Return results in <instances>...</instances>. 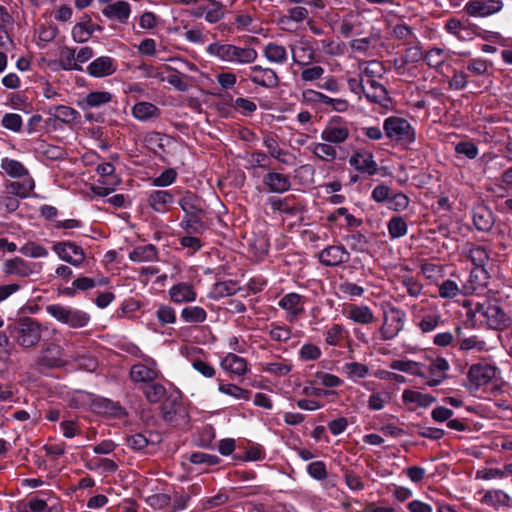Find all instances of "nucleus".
Wrapping results in <instances>:
<instances>
[{"label": "nucleus", "mask_w": 512, "mask_h": 512, "mask_svg": "<svg viewBox=\"0 0 512 512\" xmlns=\"http://www.w3.org/2000/svg\"><path fill=\"white\" fill-rule=\"evenodd\" d=\"M371 199L378 204H383L387 209L394 212H402L407 209L410 198L403 192H393L392 189L380 183L376 185L371 192Z\"/></svg>", "instance_id": "nucleus-6"}, {"label": "nucleus", "mask_w": 512, "mask_h": 512, "mask_svg": "<svg viewBox=\"0 0 512 512\" xmlns=\"http://www.w3.org/2000/svg\"><path fill=\"white\" fill-rule=\"evenodd\" d=\"M59 62L61 67L65 70L82 71V67L77 63L75 50L69 47H64L61 50Z\"/></svg>", "instance_id": "nucleus-55"}, {"label": "nucleus", "mask_w": 512, "mask_h": 512, "mask_svg": "<svg viewBox=\"0 0 512 512\" xmlns=\"http://www.w3.org/2000/svg\"><path fill=\"white\" fill-rule=\"evenodd\" d=\"M306 471L310 477L317 481H323L328 477L326 464L321 460L309 463L306 467Z\"/></svg>", "instance_id": "nucleus-64"}, {"label": "nucleus", "mask_w": 512, "mask_h": 512, "mask_svg": "<svg viewBox=\"0 0 512 512\" xmlns=\"http://www.w3.org/2000/svg\"><path fill=\"white\" fill-rule=\"evenodd\" d=\"M168 293L171 301L176 304L193 302L197 297V293L193 285L188 282H180L173 285L169 289Z\"/></svg>", "instance_id": "nucleus-22"}, {"label": "nucleus", "mask_w": 512, "mask_h": 512, "mask_svg": "<svg viewBox=\"0 0 512 512\" xmlns=\"http://www.w3.org/2000/svg\"><path fill=\"white\" fill-rule=\"evenodd\" d=\"M266 458V451L264 447L258 443L248 442L245 448L244 456L241 457L243 461H262Z\"/></svg>", "instance_id": "nucleus-58"}, {"label": "nucleus", "mask_w": 512, "mask_h": 512, "mask_svg": "<svg viewBox=\"0 0 512 512\" xmlns=\"http://www.w3.org/2000/svg\"><path fill=\"white\" fill-rule=\"evenodd\" d=\"M347 377L353 381L365 378L369 374V367L359 362H349L345 364Z\"/></svg>", "instance_id": "nucleus-61"}, {"label": "nucleus", "mask_w": 512, "mask_h": 512, "mask_svg": "<svg viewBox=\"0 0 512 512\" xmlns=\"http://www.w3.org/2000/svg\"><path fill=\"white\" fill-rule=\"evenodd\" d=\"M438 293L441 298L453 299L461 294V289L455 281L447 279L438 285Z\"/></svg>", "instance_id": "nucleus-62"}, {"label": "nucleus", "mask_w": 512, "mask_h": 512, "mask_svg": "<svg viewBox=\"0 0 512 512\" xmlns=\"http://www.w3.org/2000/svg\"><path fill=\"white\" fill-rule=\"evenodd\" d=\"M427 361L428 363H423L424 369L422 370L425 376H420V378L426 379V385L429 387L439 386L448 378L449 362L441 356L427 357Z\"/></svg>", "instance_id": "nucleus-10"}, {"label": "nucleus", "mask_w": 512, "mask_h": 512, "mask_svg": "<svg viewBox=\"0 0 512 512\" xmlns=\"http://www.w3.org/2000/svg\"><path fill=\"white\" fill-rule=\"evenodd\" d=\"M181 319L185 323L198 324L207 319V312L200 306H186L181 310Z\"/></svg>", "instance_id": "nucleus-44"}, {"label": "nucleus", "mask_w": 512, "mask_h": 512, "mask_svg": "<svg viewBox=\"0 0 512 512\" xmlns=\"http://www.w3.org/2000/svg\"><path fill=\"white\" fill-rule=\"evenodd\" d=\"M102 13L108 18H114L121 23H125L130 15V5L126 1L118 0L105 6Z\"/></svg>", "instance_id": "nucleus-32"}, {"label": "nucleus", "mask_w": 512, "mask_h": 512, "mask_svg": "<svg viewBox=\"0 0 512 512\" xmlns=\"http://www.w3.org/2000/svg\"><path fill=\"white\" fill-rule=\"evenodd\" d=\"M311 151L317 158L323 161H333L337 157L336 149L329 143H313Z\"/></svg>", "instance_id": "nucleus-53"}, {"label": "nucleus", "mask_w": 512, "mask_h": 512, "mask_svg": "<svg viewBox=\"0 0 512 512\" xmlns=\"http://www.w3.org/2000/svg\"><path fill=\"white\" fill-rule=\"evenodd\" d=\"M45 310L55 320L73 329L86 327L91 320L87 312L58 303L47 305Z\"/></svg>", "instance_id": "nucleus-4"}, {"label": "nucleus", "mask_w": 512, "mask_h": 512, "mask_svg": "<svg viewBox=\"0 0 512 512\" xmlns=\"http://www.w3.org/2000/svg\"><path fill=\"white\" fill-rule=\"evenodd\" d=\"M91 408L97 414L112 418H125L128 416L126 409L119 403L102 396H94L91 399Z\"/></svg>", "instance_id": "nucleus-14"}, {"label": "nucleus", "mask_w": 512, "mask_h": 512, "mask_svg": "<svg viewBox=\"0 0 512 512\" xmlns=\"http://www.w3.org/2000/svg\"><path fill=\"white\" fill-rule=\"evenodd\" d=\"M304 102L308 103L314 98H304ZM314 106L325 112H345L349 107V103L345 98H317Z\"/></svg>", "instance_id": "nucleus-30"}, {"label": "nucleus", "mask_w": 512, "mask_h": 512, "mask_svg": "<svg viewBox=\"0 0 512 512\" xmlns=\"http://www.w3.org/2000/svg\"><path fill=\"white\" fill-rule=\"evenodd\" d=\"M116 69V63L111 57L101 56L88 65L87 72L94 77H105L112 75Z\"/></svg>", "instance_id": "nucleus-25"}, {"label": "nucleus", "mask_w": 512, "mask_h": 512, "mask_svg": "<svg viewBox=\"0 0 512 512\" xmlns=\"http://www.w3.org/2000/svg\"><path fill=\"white\" fill-rule=\"evenodd\" d=\"M6 330L12 341L23 349L36 347L42 337L41 323L29 316H20L10 320Z\"/></svg>", "instance_id": "nucleus-3"}, {"label": "nucleus", "mask_w": 512, "mask_h": 512, "mask_svg": "<svg viewBox=\"0 0 512 512\" xmlns=\"http://www.w3.org/2000/svg\"><path fill=\"white\" fill-rule=\"evenodd\" d=\"M441 315L438 313L425 314L419 321L418 327L423 333L434 331L441 323Z\"/></svg>", "instance_id": "nucleus-63"}, {"label": "nucleus", "mask_w": 512, "mask_h": 512, "mask_svg": "<svg viewBox=\"0 0 512 512\" xmlns=\"http://www.w3.org/2000/svg\"><path fill=\"white\" fill-rule=\"evenodd\" d=\"M473 224L480 232H488L492 229L495 219L493 212L485 205H477L472 210Z\"/></svg>", "instance_id": "nucleus-21"}, {"label": "nucleus", "mask_w": 512, "mask_h": 512, "mask_svg": "<svg viewBox=\"0 0 512 512\" xmlns=\"http://www.w3.org/2000/svg\"><path fill=\"white\" fill-rule=\"evenodd\" d=\"M36 153L47 160L50 161H59L65 159L67 153L64 148L48 144L46 142H41L36 148Z\"/></svg>", "instance_id": "nucleus-40"}, {"label": "nucleus", "mask_w": 512, "mask_h": 512, "mask_svg": "<svg viewBox=\"0 0 512 512\" xmlns=\"http://www.w3.org/2000/svg\"><path fill=\"white\" fill-rule=\"evenodd\" d=\"M178 204L184 213L179 226L187 234L202 235L209 229L208 205L203 198L194 192L187 191Z\"/></svg>", "instance_id": "nucleus-1"}, {"label": "nucleus", "mask_w": 512, "mask_h": 512, "mask_svg": "<svg viewBox=\"0 0 512 512\" xmlns=\"http://www.w3.org/2000/svg\"><path fill=\"white\" fill-rule=\"evenodd\" d=\"M224 16V5L216 0H209L208 6H206L205 19L209 23H217Z\"/></svg>", "instance_id": "nucleus-60"}, {"label": "nucleus", "mask_w": 512, "mask_h": 512, "mask_svg": "<svg viewBox=\"0 0 512 512\" xmlns=\"http://www.w3.org/2000/svg\"><path fill=\"white\" fill-rule=\"evenodd\" d=\"M142 392L146 400L151 404H156L162 401L166 396V388L155 381H152L142 387Z\"/></svg>", "instance_id": "nucleus-45"}, {"label": "nucleus", "mask_w": 512, "mask_h": 512, "mask_svg": "<svg viewBox=\"0 0 512 512\" xmlns=\"http://www.w3.org/2000/svg\"><path fill=\"white\" fill-rule=\"evenodd\" d=\"M1 168L12 178L31 176L28 169L18 160L3 158Z\"/></svg>", "instance_id": "nucleus-46"}, {"label": "nucleus", "mask_w": 512, "mask_h": 512, "mask_svg": "<svg viewBox=\"0 0 512 512\" xmlns=\"http://www.w3.org/2000/svg\"><path fill=\"white\" fill-rule=\"evenodd\" d=\"M155 315L161 326L174 324L177 320L175 309L166 304H160L155 312Z\"/></svg>", "instance_id": "nucleus-57"}, {"label": "nucleus", "mask_w": 512, "mask_h": 512, "mask_svg": "<svg viewBox=\"0 0 512 512\" xmlns=\"http://www.w3.org/2000/svg\"><path fill=\"white\" fill-rule=\"evenodd\" d=\"M264 55L271 62L284 63L287 60L285 47L275 43H269L265 47Z\"/></svg>", "instance_id": "nucleus-56"}, {"label": "nucleus", "mask_w": 512, "mask_h": 512, "mask_svg": "<svg viewBox=\"0 0 512 512\" xmlns=\"http://www.w3.org/2000/svg\"><path fill=\"white\" fill-rule=\"evenodd\" d=\"M147 202L155 212L165 213L174 202V196L168 190H153L148 194Z\"/></svg>", "instance_id": "nucleus-23"}, {"label": "nucleus", "mask_w": 512, "mask_h": 512, "mask_svg": "<svg viewBox=\"0 0 512 512\" xmlns=\"http://www.w3.org/2000/svg\"><path fill=\"white\" fill-rule=\"evenodd\" d=\"M340 217H343L346 222L347 227H359L362 225V219H358L349 213L348 209L345 207L337 208L333 213H331L327 220L329 222H336Z\"/></svg>", "instance_id": "nucleus-54"}, {"label": "nucleus", "mask_w": 512, "mask_h": 512, "mask_svg": "<svg viewBox=\"0 0 512 512\" xmlns=\"http://www.w3.org/2000/svg\"><path fill=\"white\" fill-rule=\"evenodd\" d=\"M162 419L169 425L178 427L189 421V414L182 402L180 392L169 395L161 405Z\"/></svg>", "instance_id": "nucleus-7"}, {"label": "nucleus", "mask_w": 512, "mask_h": 512, "mask_svg": "<svg viewBox=\"0 0 512 512\" xmlns=\"http://www.w3.org/2000/svg\"><path fill=\"white\" fill-rule=\"evenodd\" d=\"M346 315L353 322L363 325L375 320L372 310L367 305L350 304L346 309Z\"/></svg>", "instance_id": "nucleus-28"}, {"label": "nucleus", "mask_w": 512, "mask_h": 512, "mask_svg": "<svg viewBox=\"0 0 512 512\" xmlns=\"http://www.w3.org/2000/svg\"><path fill=\"white\" fill-rule=\"evenodd\" d=\"M157 377V371L145 364H134L130 369V378L135 383L141 382L146 385L152 381H155Z\"/></svg>", "instance_id": "nucleus-33"}, {"label": "nucleus", "mask_w": 512, "mask_h": 512, "mask_svg": "<svg viewBox=\"0 0 512 512\" xmlns=\"http://www.w3.org/2000/svg\"><path fill=\"white\" fill-rule=\"evenodd\" d=\"M388 233L391 239L404 237L408 232V225L401 216H393L387 223Z\"/></svg>", "instance_id": "nucleus-50"}, {"label": "nucleus", "mask_w": 512, "mask_h": 512, "mask_svg": "<svg viewBox=\"0 0 512 512\" xmlns=\"http://www.w3.org/2000/svg\"><path fill=\"white\" fill-rule=\"evenodd\" d=\"M4 272L6 274L17 275L20 277H28L33 273L31 263H28L20 257L9 259L4 264Z\"/></svg>", "instance_id": "nucleus-35"}, {"label": "nucleus", "mask_w": 512, "mask_h": 512, "mask_svg": "<svg viewBox=\"0 0 512 512\" xmlns=\"http://www.w3.org/2000/svg\"><path fill=\"white\" fill-rule=\"evenodd\" d=\"M207 51L211 55H215L224 61L233 62L235 46L230 44L212 43L208 46Z\"/></svg>", "instance_id": "nucleus-51"}, {"label": "nucleus", "mask_w": 512, "mask_h": 512, "mask_svg": "<svg viewBox=\"0 0 512 512\" xmlns=\"http://www.w3.org/2000/svg\"><path fill=\"white\" fill-rule=\"evenodd\" d=\"M128 258L135 263L154 262L158 260V249L154 244L138 245L129 252Z\"/></svg>", "instance_id": "nucleus-27"}, {"label": "nucleus", "mask_w": 512, "mask_h": 512, "mask_svg": "<svg viewBox=\"0 0 512 512\" xmlns=\"http://www.w3.org/2000/svg\"><path fill=\"white\" fill-rule=\"evenodd\" d=\"M66 365V360L63 358V349L56 343L46 344L37 359V367L39 371L45 369L62 368Z\"/></svg>", "instance_id": "nucleus-12"}, {"label": "nucleus", "mask_w": 512, "mask_h": 512, "mask_svg": "<svg viewBox=\"0 0 512 512\" xmlns=\"http://www.w3.org/2000/svg\"><path fill=\"white\" fill-rule=\"evenodd\" d=\"M263 184L269 192L282 194L290 190L291 181L289 175L276 171H269L263 176Z\"/></svg>", "instance_id": "nucleus-19"}, {"label": "nucleus", "mask_w": 512, "mask_h": 512, "mask_svg": "<svg viewBox=\"0 0 512 512\" xmlns=\"http://www.w3.org/2000/svg\"><path fill=\"white\" fill-rule=\"evenodd\" d=\"M348 332L342 324H332L324 333L325 343L329 346H339L347 337Z\"/></svg>", "instance_id": "nucleus-47"}, {"label": "nucleus", "mask_w": 512, "mask_h": 512, "mask_svg": "<svg viewBox=\"0 0 512 512\" xmlns=\"http://www.w3.org/2000/svg\"><path fill=\"white\" fill-rule=\"evenodd\" d=\"M253 82L264 87H275L278 85V77L274 70L270 68H262L261 66L253 67Z\"/></svg>", "instance_id": "nucleus-37"}, {"label": "nucleus", "mask_w": 512, "mask_h": 512, "mask_svg": "<svg viewBox=\"0 0 512 512\" xmlns=\"http://www.w3.org/2000/svg\"><path fill=\"white\" fill-rule=\"evenodd\" d=\"M5 193L17 198L25 199L35 188V181L32 176L22 177L20 181H10L5 185Z\"/></svg>", "instance_id": "nucleus-24"}, {"label": "nucleus", "mask_w": 512, "mask_h": 512, "mask_svg": "<svg viewBox=\"0 0 512 512\" xmlns=\"http://www.w3.org/2000/svg\"><path fill=\"white\" fill-rule=\"evenodd\" d=\"M242 290L244 288L238 286L236 280L217 281L210 288L208 298L217 301L224 297L233 296Z\"/></svg>", "instance_id": "nucleus-20"}, {"label": "nucleus", "mask_w": 512, "mask_h": 512, "mask_svg": "<svg viewBox=\"0 0 512 512\" xmlns=\"http://www.w3.org/2000/svg\"><path fill=\"white\" fill-rule=\"evenodd\" d=\"M495 377V368L488 364H473L468 371V379L476 388L488 384Z\"/></svg>", "instance_id": "nucleus-18"}, {"label": "nucleus", "mask_w": 512, "mask_h": 512, "mask_svg": "<svg viewBox=\"0 0 512 512\" xmlns=\"http://www.w3.org/2000/svg\"><path fill=\"white\" fill-rule=\"evenodd\" d=\"M218 391L238 400L248 401L252 396L251 390L242 388L237 384L223 383L222 381H219Z\"/></svg>", "instance_id": "nucleus-41"}, {"label": "nucleus", "mask_w": 512, "mask_h": 512, "mask_svg": "<svg viewBox=\"0 0 512 512\" xmlns=\"http://www.w3.org/2000/svg\"><path fill=\"white\" fill-rule=\"evenodd\" d=\"M470 320L478 322L481 326L496 331H505L511 328L512 318L503 309L500 301L485 300L477 302L467 311Z\"/></svg>", "instance_id": "nucleus-2"}, {"label": "nucleus", "mask_w": 512, "mask_h": 512, "mask_svg": "<svg viewBox=\"0 0 512 512\" xmlns=\"http://www.w3.org/2000/svg\"><path fill=\"white\" fill-rule=\"evenodd\" d=\"M350 253L343 245H330L318 255L319 262L325 267H336L348 262Z\"/></svg>", "instance_id": "nucleus-17"}, {"label": "nucleus", "mask_w": 512, "mask_h": 512, "mask_svg": "<svg viewBox=\"0 0 512 512\" xmlns=\"http://www.w3.org/2000/svg\"><path fill=\"white\" fill-rule=\"evenodd\" d=\"M402 400L405 404L413 403L419 407L427 408L437 401V398L419 391L406 389L403 391Z\"/></svg>", "instance_id": "nucleus-38"}, {"label": "nucleus", "mask_w": 512, "mask_h": 512, "mask_svg": "<svg viewBox=\"0 0 512 512\" xmlns=\"http://www.w3.org/2000/svg\"><path fill=\"white\" fill-rule=\"evenodd\" d=\"M478 493L482 494V491ZM480 502L483 505H487L494 508L495 510H499L502 507L510 506V496L503 490L491 489L483 492Z\"/></svg>", "instance_id": "nucleus-26"}, {"label": "nucleus", "mask_w": 512, "mask_h": 512, "mask_svg": "<svg viewBox=\"0 0 512 512\" xmlns=\"http://www.w3.org/2000/svg\"><path fill=\"white\" fill-rule=\"evenodd\" d=\"M467 258L474 267L485 266L489 260V253L484 246L472 245L467 252Z\"/></svg>", "instance_id": "nucleus-52"}, {"label": "nucleus", "mask_w": 512, "mask_h": 512, "mask_svg": "<svg viewBox=\"0 0 512 512\" xmlns=\"http://www.w3.org/2000/svg\"><path fill=\"white\" fill-rule=\"evenodd\" d=\"M322 356L319 346L313 343H305L298 351V357L301 361H316Z\"/></svg>", "instance_id": "nucleus-59"}, {"label": "nucleus", "mask_w": 512, "mask_h": 512, "mask_svg": "<svg viewBox=\"0 0 512 512\" xmlns=\"http://www.w3.org/2000/svg\"><path fill=\"white\" fill-rule=\"evenodd\" d=\"M349 164L362 174L373 176L378 173L379 167L374 160L373 153L367 150H360L353 153L349 158Z\"/></svg>", "instance_id": "nucleus-16"}, {"label": "nucleus", "mask_w": 512, "mask_h": 512, "mask_svg": "<svg viewBox=\"0 0 512 512\" xmlns=\"http://www.w3.org/2000/svg\"><path fill=\"white\" fill-rule=\"evenodd\" d=\"M306 297L298 293L291 292L285 294L279 301L278 306L285 310V319L288 323H295L304 313V304Z\"/></svg>", "instance_id": "nucleus-13"}, {"label": "nucleus", "mask_w": 512, "mask_h": 512, "mask_svg": "<svg viewBox=\"0 0 512 512\" xmlns=\"http://www.w3.org/2000/svg\"><path fill=\"white\" fill-rule=\"evenodd\" d=\"M52 251L58 258L74 267H81L86 259L82 246L70 240L55 242Z\"/></svg>", "instance_id": "nucleus-11"}, {"label": "nucleus", "mask_w": 512, "mask_h": 512, "mask_svg": "<svg viewBox=\"0 0 512 512\" xmlns=\"http://www.w3.org/2000/svg\"><path fill=\"white\" fill-rule=\"evenodd\" d=\"M490 275L485 266L474 267L469 275V289L477 291L486 287L489 283Z\"/></svg>", "instance_id": "nucleus-42"}, {"label": "nucleus", "mask_w": 512, "mask_h": 512, "mask_svg": "<svg viewBox=\"0 0 512 512\" xmlns=\"http://www.w3.org/2000/svg\"><path fill=\"white\" fill-rule=\"evenodd\" d=\"M349 137L347 127H337L328 124L321 132V139L327 143L340 144L345 142Z\"/></svg>", "instance_id": "nucleus-36"}, {"label": "nucleus", "mask_w": 512, "mask_h": 512, "mask_svg": "<svg viewBox=\"0 0 512 512\" xmlns=\"http://www.w3.org/2000/svg\"><path fill=\"white\" fill-rule=\"evenodd\" d=\"M132 114L137 120L146 122L159 118L161 111L156 105L142 101L133 106Z\"/></svg>", "instance_id": "nucleus-31"}, {"label": "nucleus", "mask_w": 512, "mask_h": 512, "mask_svg": "<svg viewBox=\"0 0 512 512\" xmlns=\"http://www.w3.org/2000/svg\"><path fill=\"white\" fill-rule=\"evenodd\" d=\"M456 347L460 351H484L486 350V342L484 340H480L478 336L473 335L467 338L462 337V328L460 326H456Z\"/></svg>", "instance_id": "nucleus-29"}, {"label": "nucleus", "mask_w": 512, "mask_h": 512, "mask_svg": "<svg viewBox=\"0 0 512 512\" xmlns=\"http://www.w3.org/2000/svg\"><path fill=\"white\" fill-rule=\"evenodd\" d=\"M406 312L392 304L384 309L383 324L379 329L381 339L389 341L394 339L404 328Z\"/></svg>", "instance_id": "nucleus-8"}, {"label": "nucleus", "mask_w": 512, "mask_h": 512, "mask_svg": "<svg viewBox=\"0 0 512 512\" xmlns=\"http://www.w3.org/2000/svg\"><path fill=\"white\" fill-rule=\"evenodd\" d=\"M450 57V52L442 48H432L424 55V60L431 68H438L442 66Z\"/></svg>", "instance_id": "nucleus-48"}, {"label": "nucleus", "mask_w": 512, "mask_h": 512, "mask_svg": "<svg viewBox=\"0 0 512 512\" xmlns=\"http://www.w3.org/2000/svg\"><path fill=\"white\" fill-rule=\"evenodd\" d=\"M268 203L273 211L288 216H296L305 210V205L295 195H288L284 198L270 197Z\"/></svg>", "instance_id": "nucleus-15"}, {"label": "nucleus", "mask_w": 512, "mask_h": 512, "mask_svg": "<svg viewBox=\"0 0 512 512\" xmlns=\"http://www.w3.org/2000/svg\"><path fill=\"white\" fill-rule=\"evenodd\" d=\"M221 366L228 372L237 376H243L247 372L246 359L234 354L228 353L221 361Z\"/></svg>", "instance_id": "nucleus-34"}, {"label": "nucleus", "mask_w": 512, "mask_h": 512, "mask_svg": "<svg viewBox=\"0 0 512 512\" xmlns=\"http://www.w3.org/2000/svg\"><path fill=\"white\" fill-rule=\"evenodd\" d=\"M383 130L385 135L404 146H409L416 141V131L405 118L390 116L384 120Z\"/></svg>", "instance_id": "nucleus-5"}, {"label": "nucleus", "mask_w": 512, "mask_h": 512, "mask_svg": "<svg viewBox=\"0 0 512 512\" xmlns=\"http://www.w3.org/2000/svg\"><path fill=\"white\" fill-rule=\"evenodd\" d=\"M500 8L501 6L499 2L491 1V4H487L478 0H471L465 6V10L469 15L479 16L490 15Z\"/></svg>", "instance_id": "nucleus-39"}, {"label": "nucleus", "mask_w": 512, "mask_h": 512, "mask_svg": "<svg viewBox=\"0 0 512 512\" xmlns=\"http://www.w3.org/2000/svg\"><path fill=\"white\" fill-rule=\"evenodd\" d=\"M80 119V114L77 110L65 106L58 105L49 108V117L45 119L46 131L62 130L64 125L75 123Z\"/></svg>", "instance_id": "nucleus-9"}, {"label": "nucleus", "mask_w": 512, "mask_h": 512, "mask_svg": "<svg viewBox=\"0 0 512 512\" xmlns=\"http://www.w3.org/2000/svg\"><path fill=\"white\" fill-rule=\"evenodd\" d=\"M347 244L355 252H366L370 241L368 237L360 231H354L345 237Z\"/></svg>", "instance_id": "nucleus-49"}, {"label": "nucleus", "mask_w": 512, "mask_h": 512, "mask_svg": "<svg viewBox=\"0 0 512 512\" xmlns=\"http://www.w3.org/2000/svg\"><path fill=\"white\" fill-rule=\"evenodd\" d=\"M390 368L417 377L425 376L422 371L424 369L423 363L412 360H393L390 364Z\"/></svg>", "instance_id": "nucleus-43"}]
</instances>
